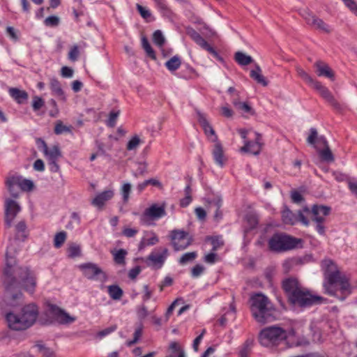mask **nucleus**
Returning <instances> with one entry per match:
<instances>
[{
	"instance_id": "nucleus-1",
	"label": "nucleus",
	"mask_w": 357,
	"mask_h": 357,
	"mask_svg": "<svg viewBox=\"0 0 357 357\" xmlns=\"http://www.w3.org/2000/svg\"><path fill=\"white\" fill-rule=\"evenodd\" d=\"M15 250L12 245L7 248L6 253V268L4 269L5 286L4 298L8 305L15 306L17 301L22 296L20 284L28 293L33 294L37 285V278L34 271L27 267L14 268Z\"/></svg>"
},
{
	"instance_id": "nucleus-2",
	"label": "nucleus",
	"mask_w": 357,
	"mask_h": 357,
	"mask_svg": "<svg viewBox=\"0 0 357 357\" xmlns=\"http://www.w3.org/2000/svg\"><path fill=\"white\" fill-rule=\"evenodd\" d=\"M323 266L328 281L324 284L325 292L344 301L352 293V287L348 278L345 275H342L337 266L330 259L324 260Z\"/></svg>"
},
{
	"instance_id": "nucleus-3",
	"label": "nucleus",
	"mask_w": 357,
	"mask_h": 357,
	"mask_svg": "<svg viewBox=\"0 0 357 357\" xmlns=\"http://www.w3.org/2000/svg\"><path fill=\"white\" fill-rule=\"evenodd\" d=\"M282 288L289 301L301 308L321 304L324 300L321 296L312 295L310 291L302 287L296 278H290L283 280Z\"/></svg>"
},
{
	"instance_id": "nucleus-4",
	"label": "nucleus",
	"mask_w": 357,
	"mask_h": 357,
	"mask_svg": "<svg viewBox=\"0 0 357 357\" xmlns=\"http://www.w3.org/2000/svg\"><path fill=\"white\" fill-rule=\"evenodd\" d=\"M38 314L37 305L30 303L24 306L19 314L7 313L6 321L10 328L15 331H23L35 324Z\"/></svg>"
},
{
	"instance_id": "nucleus-5",
	"label": "nucleus",
	"mask_w": 357,
	"mask_h": 357,
	"mask_svg": "<svg viewBox=\"0 0 357 357\" xmlns=\"http://www.w3.org/2000/svg\"><path fill=\"white\" fill-rule=\"evenodd\" d=\"M250 310L255 319L264 324L275 319L276 310L267 296L256 294L250 298Z\"/></svg>"
},
{
	"instance_id": "nucleus-6",
	"label": "nucleus",
	"mask_w": 357,
	"mask_h": 357,
	"mask_svg": "<svg viewBox=\"0 0 357 357\" xmlns=\"http://www.w3.org/2000/svg\"><path fill=\"white\" fill-rule=\"evenodd\" d=\"M297 241L283 233H275L268 240V245L271 251L280 253L296 247Z\"/></svg>"
},
{
	"instance_id": "nucleus-7",
	"label": "nucleus",
	"mask_w": 357,
	"mask_h": 357,
	"mask_svg": "<svg viewBox=\"0 0 357 357\" xmlns=\"http://www.w3.org/2000/svg\"><path fill=\"white\" fill-rule=\"evenodd\" d=\"M288 335L280 327L271 326L263 329L259 334V342L264 347L278 345L285 340Z\"/></svg>"
},
{
	"instance_id": "nucleus-8",
	"label": "nucleus",
	"mask_w": 357,
	"mask_h": 357,
	"mask_svg": "<svg viewBox=\"0 0 357 357\" xmlns=\"http://www.w3.org/2000/svg\"><path fill=\"white\" fill-rule=\"evenodd\" d=\"M331 211V208L324 205L314 204L310 213H306L310 215V219L315 225V229L319 235L324 236L326 233V216H328Z\"/></svg>"
},
{
	"instance_id": "nucleus-9",
	"label": "nucleus",
	"mask_w": 357,
	"mask_h": 357,
	"mask_svg": "<svg viewBox=\"0 0 357 357\" xmlns=\"http://www.w3.org/2000/svg\"><path fill=\"white\" fill-rule=\"evenodd\" d=\"M166 204H153L146 208L140 216V223L145 225H152L153 222L158 220L167 215Z\"/></svg>"
},
{
	"instance_id": "nucleus-10",
	"label": "nucleus",
	"mask_w": 357,
	"mask_h": 357,
	"mask_svg": "<svg viewBox=\"0 0 357 357\" xmlns=\"http://www.w3.org/2000/svg\"><path fill=\"white\" fill-rule=\"evenodd\" d=\"M310 208L305 206L302 210L298 211L297 214L294 213L287 206H284L282 211V220L286 225H294L301 222L304 226H309L310 221L305 216V213H309Z\"/></svg>"
},
{
	"instance_id": "nucleus-11",
	"label": "nucleus",
	"mask_w": 357,
	"mask_h": 357,
	"mask_svg": "<svg viewBox=\"0 0 357 357\" xmlns=\"http://www.w3.org/2000/svg\"><path fill=\"white\" fill-rule=\"evenodd\" d=\"M46 310L47 314L60 324H70L76 320L75 317L70 316L64 310L50 302L46 303Z\"/></svg>"
},
{
	"instance_id": "nucleus-12",
	"label": "nucleus",
	"mask_w": 357,
	"mask_h": 357,
	"mask_svg": "<svg viewBox=\"0 0 357 357\" xmlns=\"http://www.w3.org/2000/svg\"><path fill=\"white\" fill-rule=\"evenodd\" d=\"M171 234L172 244L175 251L185 250L192 243V238L185 231L175 229Z\"/></svg>"
},
{
	"instance_id": "nucleus-13",
	"label": "nucleus",
	"mask_w": 357,
	"mask_h": 357,
	"mask_svg": "<svg viewBox=\"0 0 357 357\" xmlns=\"http://www.w3.org/2000/svg\"><path fill=\"white\" fill-rule=\"evenodd\" d=\"M78 267L82 271L83 275L89 280L105 281L107 279L106 274L96 264L84 263L79 265Z\"/></svg>"
},
{
	"instance_id": "nucleus-14",
	"label": "nucleus",
	"mask_w": 357,
	"mask_h": 357,
	"mask_svg": "<svg viewBox=\"0 0 357 357\" xmlns=\"http://www.w3.org/2000/svg\"><path fill=\"white\" fill-rule=\"evenodd\" d=\"M316 90L322 98H324L328 104H330L334 109L341 110L342 109V105L335 98L329 89L323 85L320 82L316 81L311 86Z\"/></svg>"
},
{
	"instance_id": "nucleus-15",
	"label": "nucleus",
	"mask_w": 357,
	"mask_h": 357,
	"mask_svg": "<svg viewBox=\"0 0 357 357\" xmlns=\"http://www.w3.org/2000/svg\"><path fill=\"white\" fill-rule=\"evenodd\" d=\"M21 208L18 203L11 199H6L5 201V223L8 227L12 226L13 221L17 214L20 211Z\"/></svg>"
},
{
	"instance_id": "nucleus-16",
	"label": "nucleus",
	"mask_w": 357,
	"mask_h": 357,
	"mask_svg": "<svg viewBox=\"0 0 357 357\" xmlns=\"http://www.w3.org/2000/svg\"><path fill=\"white\" fill-rule=\"evenodd\" d=\"M186 33L191 38V39L203 50H206L215 56H218V52L215 50V49L211 47L207 43V41L194 29L191 27L187 28Z\"/></svg>"
},
{
	"instance_id": "nucleus-17",
	"label": "nucleus",
	"mask_w": 357,
	"mask_h": 357,
	"mask_svg": "<svg viewBox=\"0 0 357 357\" xmlns=\"http://www.w3.org/2000/svg\"><path fill=\"white\" fill-rule=\"evenodd\" d=\"M255 142L245 141V144L241 148V152L250 153L255 155H257L261 152L262 143L261 142V136L259 133L255 132Z\"/></svg>"
},
{
	"instance_id": "nucleus-18",
	"label": "nucleus",
	"mask_w": 357,
	"mask_h": 357,
	"mask_svg": "<svg viewBox=\"0 0 357 357\" xmlns=\"http://www.w3.org/2000/svg\"><path fill=\"white\" fill-rule=\"evenodd\" d=\"M6 186L11 196L17 198L21 190V176L13 175L9 176L6 180Z\"/></svg>"
},
{
	"instance_id": "nucleus-19",
	"label": "nucleus",
	"mask_w": 357,
	"mask_h": 357,
	"mask_svg": "<svg viewBox=\"0 0 357 357\" xmlns=\"http://www.w3.org/2000/svg\"><path fill=\"white\" fill-rule=\"evenodd\" d=\"M197 115H198L199 123L202 126L206 135L210 139V140L211 142H217L218 137L215 133V130H213L212 126L210 125V123L208 122L204 114L198 112Z\"/></svg>"
},
{
	"instance_id": "nucleus-20",
	"label": "nucleus",
	"mask_w": 357,
	"mask_h": 357,
	"mask_svg": "<svg viewBox=\"0 0 357 357\" xmlns=\"http://www.w3.org/2000/svg\"><path fill=\"white\" fill-rule=\"evenodd\" d=\"M160 252H152L148 257L152 264L158 268L162 266L169 254L167 248H160Z\"/></svg>"
},
{
	"instance_id": "nucleus-21",
	"label": "nucleus",
	"mask_w": 357,
	"mask_h": 357,
	"mask_svg": "<svg viewBox=\"0 0 357 357\" xmlns=\"http://www.w3.org/2000/svg\"><path fill=\"white\" fill-rule=\"evenodd\" d=\"M114 196L112 190H107L98 193L91 201V204L99 208H102L105 203L110 200Z\"/></svg>"
},
{
	"instance_id": "nucleus-22",
	"label": "nucleus",
	"mask_w": 357,
	"mask_h": 357,
	"mask_svg": "<svg viewBox=\"0 0 357 357\" xmlns=\"http://www.w3.org/2000/svg\"><path fill=\"white\" fill-rule=\"evenodd\" d=\"M317 68V75L319 77H326L331 80H334L335 74L327 63L322 61H317L314 63Z\"/></svg>"
},
{
	"instance_id": "nucleus-23",
	"label": "nucleus",
	"mask_w": 357,
	"mask_h": 357,
	"mask_svg": "<svg viewBox=\"0 0 357 357\" xmlns=\"http://www.w3.org/2000/svg\"><path fill=\"white\" fill-rule=\"evenodd\" d=\"M308 24L324 33H328L332 31L329 25L316 16H310L308 17Z\"/></svg>"
},
{
	"instance_id": "nucleus-24",
	"label": "nucleus",
	"mask_w": 357,
	"mask_h": 357,
	"mask_svg": "<svg viewBox=\"0 0 357 357\" xmlns=\"http://www.w3.org/2000/svg\"><path fill=\"white\" fill-rule=\"evenodd\" d=\"M209 208H215L214 213V220L217 222L220 221L222 218V212L220 210V208L222 204V200L220 197H213L211 199H208Z\"/></svg>"
},
{
	"instance_id": "nucleus-25",
	"label": "nucleus",
	"mask_w": 357,
	"mask_h": 357,
	"mask_svg": "<svg viewBox=\"0 0 357 357\" xmlns=\"http://www.w3.org/2000/svg\"><path fill=\"white\" fill-rule=\"evenodd\" d=\"M213 156L215 162L217 165L220 167H223L225 164V156L223 153V149L221 144L218 142H215L213 150Z\"/></svg>"
},
{
	"instance_id": "nucleus-26",
	"label": "nucleus",
	"mask_w": 357,
	"mask_h": 357,
	"mask_svg": "<svg viewBox=\"0 0 357 357\" xmlns=\"http://www.w3.org/2000/svg\"><path fill=\"white\" fill-rule=\"evenodd\" d=\"M166 357H185V356L179 343L172 342L169 346V354Z\"/></svg>"
},
{
	"instance_id": "nucleus-27",
	"label": "nucleus",
	"mask_w": 357,
	"mask_h": 357,
	"mask_svg": "<svg viewBox=\"0 0 357 357\" xmlns=\"http://www.w3.org/2000/svg\"><path fill=\"white\" fill-rule=\"evenodd\" d=\"M9 94L20 104L23 103L28 98V93L25 91L17 88H10Z\"/></svg>"
},
{
	"instance_id": "nucleus-28",
	"label": "nucleus",
	"mask_w": 357,
	"mask_h": 357,
	"mask_svg": "<svg viewBox=\"0 0 357 357\" xmlns=\"http://www.w3.org/2000/svg\"><path fill=\"white\" fill-rule=\"evenodd\" d=\"M250 75L251 78L262 86H266L268 85V82L261 74V68L258 65L256 66L255 69L250 71Z\"/></svg>"
},
{
	"instance_id": "nucleus-29",
	"label": "nucleus",
	"mask_w": 357,
	"mask_h": 357,
	"mask_svg": "<svg viewBox=\"0 0 357 357\" xmlns=\"http://www.w3.org/2000/svg\"><path fill=\"white\" fill-rule=\"evenodd\" d=\"M320 158L322 161L326 162H333L335 160V157L330 149V147H326L323 149H321L320 148L316 149Z\"/></svg>"
},
{
	"instance_id": "nucleus-30",
	"label": "nucleus",
	"mask_w": 357,
	"mask_h": 357,
	"mask_svg": "<svg viewBox=\"0 0 357 357\" xmlns=\"http://www.w3.org/2000/svg\"><path fill=\"white\" fill-rule=\"evenodd\" d=\"M50 89L52 90V93L61 98L62 100L65 99L64 92L61 88V85L60 82L54 78L50 79Z\"/></svg>"
},
{
	"instance_id": "nucleus-31",
	"label": "nucleus",
	"mask_w": 357,
	"mask_h": 357,
	"mask_svg": "<svg viewBox=\"0 0 357 357\" xmlns=\"http://www.w3.org/2000/svg\"><path fill=\"white\" fill-rule=\"evenodd\" d=\"M107 292L113 300H120L123 294L122 289L117 284H112L107 287Z\"/></svg>"
},
{
	"instance_id": "nucleus-32",
	"label": "nucleus",
	"mask_w": 357,
	"mask_h": 357,
	"mask_svg": "<svg viewBox=\"0 0 357 357\" xmlns=\"http://www.w3.org/2000/svg\"><path fill=\"white\" fill-rule=\"evenodd\" d=\"M289 341H291L290 347H301L306 346L309 344L308 340L302 336V337H296L294 335V332L292 331V335H290L288 336Z\"/></svg>"
},
{
	"instance_id": "nucleus-33",
	"label": "nucleus",
	"mask_w": 357,
	"mask_h": 357,
	"mask_svg": "<svg viewBox=\"0 0 357 357\" xmlns=\"http://www.w3.org/2000/svg\"><path fill=\"white\" fill-rule=\"evenodd\" d=\"M114 257V261L116 264L124 265L126 264V256L128 252L124 249H119L118 250L112 251Z\"/></svg>"
},
{
	"instance_id": "nucleus-34",
	"label": "nucleus",
	"mask_w": 357,
	"mask_h": 357,
	"mask_svg": "<svg viewBox=\"0 0 357 357\" xmlns=\"http://www.w3.org/2000/svg\"><path fill=\"white\" fill-rule=\"evenodd\" d=\"M235 61L241 66H247L253 61L252 58L242 52H237L234 55Z\"/></svg>"
},
{
	"instance_id": "nucleus-35",
	"label": "nucleus",
	"mask_w": 357,
	"mask_h": 357,
	"mask_svg": "<svg viewBox=\"0 0 357 357\" xmlns=\"http://www.w3.org/2000/svg\"><path fill=\"white\" fill-rule=\"evenodd\" d=\"M43 153L47 160H59L61 157V152L58 146H54L51 149H47V151H45Z\"/></svg>"
},
{
	"instance_id": "nucleus-36",
	"label": "nucleus",
	"mask_w": 357,
	"mask_h": 357,
	"mask_svg": "<svg viewBox=\"0 0 357 357\" xmlns=\"http://www.w3.org/2000/svg\"><path fill=\"white\" fill-rule=\"evenodd\" d=\"M181 61L178 55H175L165 63L166 68L169 71H175L180 68Z\"/></svg>"
},
{
	"instance_id": "nucleus-37",
	"label": "nucleus",
	"mask_w": 357,
	"mask_h": 357,
	"mask_svg": "<svg viewBox=\"0 0 357 357\" xmlns=\"http://www.w3.org/2000/svg\"><path fill=\"white\" fill-rule=\"evenodd\" d=\"M142 46L144 51L146 52L148 56H149L153 60L156 59L155 53L146 37H142Z\"/></svg>"
},
{
	"instance_id": "nucleus-38",
	"label": "nucleus",
	"mask_w": 357,
	"mask_h": 357,
	"mask_svg": "<svg viewBox=\"0 0 357 357\" xmlns=\"http://www.w3.org/2000/svg\"><path fill=\"white\" fill-rule=\"evenodd\" d=\"M296 72L299 77L302 78L307 84L312 86L317 81L314 79L308 73H307L303 68L300 67L296 68Z\"/></svg>"
},
{
	"instance_id": "nucleus-39",
	"label": "nucleus",
	"mask_w": 357,
	"mask_h": 357,
	"mask_svg": "<svg viewBox=\"0 0 357 357\" xmlns=\"http://www.w3.org/2000/svg\"><path fill=\"white\" fill-rule=\"evenodd\" d=\"M197 257V252H190L183 254L178 260L181 265H185L186 264L192 261Z\"/></svg>"
},
{
	"instance_id": "nucleus-40",
	"label": "nucleus",
	"mask_w": 357,
	"mask_h": 357,
	"mask_svg": "<svg viewBox=\"0 0 357 357\" xmlns=\"http://www.w3.org/2000/svg\"><path fill=\"white\" fill-rule=\"evenodd\" d=\"M26 225L24 221L19 222L15 226L16 235L22 240L26 237Z\"/></svg>"
},
{
	"instance_id": "nucleus-41",
	"label": "nucleus",
	"mask_w": 357,
	"mask_h": 357,
	"mask_svg": "<svg viewBox=\"0 0 357 357\" xmlns=\"http://www.w3.org/2000/svg\"><path fill=\"white\" fill-rule=\"evenodd\" d=\"M140 138L137 135H135L131 137V139L128 141L126 149L128 151H133L136 150L139 145L142 143Z\"/></svg>"
},
{
	"instance_id": "nucleus-42",
	"label": "nucleus",
	"mask_w": 357,
	"mask_h": 357,
	"mask_svg": "<svg viewBox=\"0 0 357 357\" xmlns=\"http://www.w3.org/2000/svg\"><path fill=\"white\" fill-rule=\"evenodd\" d=\"M319 137V136H318L317 129L314 128H311L310 129V135L307 138V142L309 144H311L314 146L315 149H317V146H316V142H318Z\"/></svg>"
},
{
	"instance_id": "nucleus-43",
	"label": "nucleus",
	"mask_w": 357,
	"mask_h": 357,
	"mask_svg": "<svg viewBox=\"0 0 357 357\" xmlns=\"http://www.w3.org/2000/svg\"><path fill=\"white\" fill-rule=\"evenodd\" d=\"M153 43L158 47H161L163 46L165 42V38L160 30L154 31L153 34Z\"/></svg>"
},
{
	"instance_id": "nucleus-44",
	"label": "nucleus",
	"mask_w": 357,
	"mask_h": 357,
	"mask_svg": "<svg viewBox=\"0 0 357 357\" xmlns=\"http://www.w3.org/2000/svg\"><path fill=\"white\" fill-rule=\"evenodd\" d=\"M71 132V126H66L63 124L61 121H58L56 123L54 127V133L56 135H61L63 132Z\"/></svg>"
},
{
	"instance_id": "nucleus-45",
	"label": "nucleus",
	"mask_w": 357,
	"mask_h": 357,
	"mask_svg": "<svg viewBox=\"0 0 357 357\" xmlns=\"http://www.w3.org/2000/svg\"><path fill=\"white\" fill-rule=\"evenodd\" d=\"M208 239H210L212 244V251L215 252L220 248H222L224 245V241L221 236H213V237H208Z\"/></svg>"
},
{
	"instance_id": "nucleus-46",
	"label": "nucleus",
	"mask_w": 357,
	"mask_h": 357,
	"mask_svg": "<svg viewBox=\"0 0 357 357\" xmlns=\"http://www.w3.org/2000/svg\"><path fill=\"white\" fill-rule=\"evenodd\" d=\"M66 239V233L65 231H60L57 233L54 239V245L56 248H59L65 242Z\"/></svg>"
},
{
	"instance_id": "nucleus-47",
	"label": "nucleus",
	"mask_w": 357,
	"mask_h": 357,
	"mask_svg": "<svg viewBox=\"0 0 357 357\" xmlns=\"http://www.w3.org/2000/svg\"><path fill=\"white\" fill-rule=\"evenodd\" d=\"M252 345V341L250 340H247L242 349L240 350L239 356L240 357H248L250 353L251 347Z\"/></svg>"
},
{
	"instance_id": "nucleus-48",
	"label": "nucleus",
	"mask_w": 357,
	"mask_h": 357,
	"mask_svg": "<svg viewBox=\"0 0 357 357\" xmlns=\"http://www.w3.org/2000/svg\"><path fill=\"white\" fill-rule=\"evenodd\" d=\"M131 192V185L129 183H124L121 188V193L125 203L128 202Z\"/></svg>"
},
{
	"instance_id": "nucleus-49",
	"label": "nucleus",
	"mask_w": 357,
	"mask_h": 357,
	"mask_svg": "<svg viewBox=\"0 0 357 357\" xmlns=\"http://www.w3.org/2000/svg\"><path fill=\"white\" fill-rule=\"evenodd\" d=\"M120 114V111H112L109 114V118L107 121V125L109 127L114 128L116 126V120Z\"/></svg>"
},
{
	"instance_id": "nucleus-50",
	"label": "nucleus",
	"mask_w": 357,
	"mask_h": 357,
	"mask_svg": "<svg viewBox=\"0 0 357 357\" xmlns=\"http://www.w3.org/2000/svg\"><path fill=\"white\" fill-rule=\"evenodd\" d=\"M68 257L70 258H75L79 257L81 255L80 247L75 244L70 245L68 250Z\"/></svg>"
},
{
	"instance_id": "nucleus-51",
	"label": "nucleus",
	"mask_w": 357,
	"mask_h": 357,
	"mask_svg": "<svg viewBox=\"0 0 357 357\" xmlns=\"http://www.w3.org/2000/svg\"><path fill=\"white\" fill-rule=\"evenodd\" d=\"M80 222V217L79 214L76 212H73L70 215V221L67 225L66 227L68 229H73L74 227V225H79Z\"/></svg>"
},
{
	"instance_id": "nucleus-52",
	"label": "nucleus",
	"mask_w": 357,
	"mask_h": 357,
	"mask_svg": "<svg viewBox=\"0 0 357 357\" xmlns=\"http://www.w3.org/2000/svg\"><path fill=\"white\" fill-rule=\"evenodd\" d=\"M33 188V183L31 180L24 178L21 176V190L31 191Z\"/></svg>"
},
{
	"instance_id": "nucleus-53",
	"label": "nucleus",
	"mask_w": 357,
	"mask_h": 357,
	"mask_svg": "<svg viewBox=\"0 0 357 357\" xmlns=\"http://www.w3.org/2000/svg\"><path fill=\"white\" fill-rule=\"evenodd\" d=\"M79 55V47L77 45H73L68 52V59L72 61H75L77 60Z\"/></svg>"
},
{
	"instance_id": "nucleus-54",
	"label": "nucleus",
	"mask_w": 357,
	"mask_h": 357,
	"mask_svg": "<svg viewBox=\"0 0 357 357\" xmlns=\"http://www.w3.org/2000/svg\"><path fill=\"white\" fill-rule=\"evenodd\" d=\"M44 22L46 26H56L59 23V18L54 15L49 16L45 20Z\"/></svg>"
},
{
	"instance_id": "nucleus-55",
	"label": "nucleus",
	"mask_w": 357,
	"mask_h": 357,
	"mask_svg": "<svg viewBox=\"0 0 357 357\" xmlns=\"http://www.w3.org/2000/svg\"><path fill=\"white\" fill-rule=\"evenodd\" d=\"M236 109L242 111L244 113L250 114L251 115L255 114L253 109L247 102H241Z\"/></svg>"
},
{
	"instance_id": "nucleus-56",
	"label": "nucleus",
	"mask_w": 357,
	"mask_h": 357,
	"mask_svg": "<svg viewBox=\"0 0 357 357\" xmlns=\"http://www.w3.org/2000/svg\"><path fill=\"white\" fill-rule=\"evenodd\" d=\"M44 105V100L38 97V96H34L33 102H32V107L34 111L39 110Z\"/></svg>"
},
{
	"instance_id": "nucleus-57",
	"label": "nucleus",
	"mask_w": 357,
	"mask_h": 357,
	"mask_svg": "<svg viewBox=\"0 0 357 357\" xmlns=\"http://www.w3.org/2000/svg\"><path fill=\"white\" fill-rule=\"evenodd\" d=\"M136 8H137L138 12L139 13L140 15L144 19H148L149 17H150L151 16V12L146 8L141 6L140 4L137 3L136 5Z\"/></svg>"
},
{
	"instance_id": "nucleus-58",
	"label": "nucleus",
	"mask_w": 357,
	"mask_h": 357,
	"mask_svg": "<svg viewBox=\"0 0 357 357\" xmlns=\"http://www.w3.org/2000/svg\"><path fill=\"white\" fill-rule=\"evenodd\" d=\"M204 270V267L202 265L197 264L192 268L191 275L194 278H197L202 274Z\"/></svg>"
},
{
	"instance_id": "nucleus-59",
	"label": "nucleus",
	"mask_w": 357,
	"mask_h": 357,
	"mask_svg": "<svg viewBox=\"0 0 357 357\" xmlns=\"http://www.w3.org/2000/svg\"><path fill=\"white\" fill-rule=\"evenodd\" d=\"M157 8L162 12H167L169 11V8L166 3L165 0H153Z\"/></svg>"
},
{
	"instance_id": "nucleus-60",
	"label": "nucleus",
	"mask_w": 357,
	"mask_h": 357,
	"mask_svg": "<svg viewBox=\"0 0 357 357\" xmlns=\"http://www.w3.org/2000/svg\"><path fill=\"white\" fill-rule=\"evenodd\" d=\"M116 326H111L104 330H102L98 333V336L100 338L110 334L111 333L115 331L116 330Z\"/></svg>"
},
{
	"instance_id": "nucleus-61",
	"label": "nucleus",
	"mask_w": 357,
	"mask_h": 357,
	"mask_svg": "<svg viewBox=\"0 0 357 357\" xmlns=\"http://www.w3.org/2000/svg\"><path fill=\"white\" fill-rule=\"evenodd\" d=\"M39 350L43 354V357H55L54 351L50 349L45 348L43 345H38Z\"/></svg>"
},
{
	"instance_id": "nucleus-62",
	"label": "nucleus",
	"mask_w": 357,
	"mask_h": 357,
	"mask_svg": "<svg viewBox=\"0 0 357 357\" xmlns=\"http://www.w3.org/2000/svg\"><path fill=\"white\" fill-rule=\"evenodd\" d=\"M138 233V229L134 228H125L123 229L122 234L128 238L135 236Z\"/></svg>"
},
{
	"instance_id": "nucleus-63",
	"label": "nucleus",
	"mask_w": 357,
	"mask_h": 357,
	"mask_svg": "<svg viewBox=\"0 0 357 357\" xmlns=\"http://www.w3.org/2000/svg\"><path fill=\"white\" fill-rule=\"evenodd\" d=\"M61 73L63 77L70 78L73 75V70L68 66L62 67Z\"/></svg>"
},
{
	"instance_id": "nucleus-64",
	"label": "nucleus",
	"mask_w": 357,
	"mask_h": 357,
	"mask_svg": "<svg viewBox=\"0 0 357 357\" xmlns=\"http://www.w3.org/2000/svg\"><path fill=\"white\" fill-rule=\"evenodd\" d=\"M347 7L357 15V3L354 0L343 1Z\"/></svg>"
}]
</instances>
